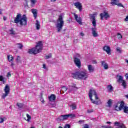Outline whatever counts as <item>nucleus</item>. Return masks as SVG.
<instances>
[{
    "label": "nucleus",
    "instance_id": "obj_1",
    "mask_svg": "<svg viewBox=\"0 0 128 128\" xmlns=\"http://www.w3.org/2000/svg\"><path fill=\"white\" fill-rule=\"evenodd\" d=\"M72 76L73 78H76V80H86L88 78V74L86 70H84L73 72L72 74Z\"/></svg>",
    "mask_w": 128,
    "mask_h": 128
},
{
    "label": "nucleus",
    "instance_id": "obj_2",
    "mask_svg": "<svg viewBox=\"0 0 128 128\" xmlns=\"http://www.w3.org/2000/svg\"><path fill=\"white\" fill-rule=\"evenodd\" d=\"M89 98L91 100L92 104H102V101L98 100V94L94 90L90 89L89 91Z\"/></svg>",
    "mask_w": 128,
    "mask_h": 128
},
{
    "label": "nucleus",
    "instance_id": "obj_3",
    "mask_svg": "<svg viewBox=\"0 0 128 128\" xmlns=\"http://www.w3.org/2000/svg\"><path fill=\"white\" fill-rule=\"evenodd\" d=\"M14 22L15 24H20V26H26L28 24V18L26 16V14L23 15L22 17V14H17L16 17L14 20Z\"/></svg>",
    "mask_w": 128,
    "mask_h": 128
},
{
    "label": "nucleus",
    "instance_id": "obj_4",
    "mask_svg": "<svg viewBox=\"0 0 128 128\" xmlns=\"http://www.w3.org/2000/svg\"><path fill=\"white\" fill-rule=\"evenodd\" d=\"M44 44H42V42L38 41L36 47L29 50L28 52L31 54H40L42 50V48Z\"/></svg>",
    "mask_w": 128,
    "mask_h": 128
},
{
    "label": "nucleus",
    "instance_id": "obj_5",
    "mask_svg": "<svg viewBox=\"0 0 128 128\" xmlns=\"http://www.w3.org/2000/svg\"><path fill=\"white\" fill-rule=\"evenodd\" d=\"M89 16L90 20H92V24L94 26V28H92V36L94 38H96L98 36V32H96V14H90Z\"/></svg>",
    "mask_w": 128,
    "mask_h": 128
},
{
    "label": "nucleus",
    "instance_id": "obj_6",
    "mask_svg": "<svg viewBox=\"0 0 128 128\" xmlns=\"http://www.w3.org/2000/svg\"><path fill=\"white\" fill-rule=\"evenodd\" d=\"M64 22L62 18V16L60 15L58 16V18L57 20V24L56 26L58 32H60V30H62V26H64Z\"/></svg>",
    "mask_w": 128,
    "mask_h": 128
},
{
    "label": "nucleus",
    "instance_id": "obj_7",
    "mask_svg": "<svg viewBox=\"0 0 128 128\" xmlns=\"http://www.w3.org/2000/svg\"><path fill=\"white\" fill-rule=\"evenodd\" d=\"M117 78V82H119V84H122V86H123L124 88H126V80H124V77L122 76H120L118 74L116 76Z\"/></svg>",
    "mask_w": 128,
    "mask_h": 128
},
{
    "label": "nucleus",
    "instance_id": "obj_8",
    "mask_svg": "<svg viewBox=\"0 0 128 128\" xmlns=\"http://www.w3.org/2000/svg\"><path fill=\"white\" fill-rule=\"evenodd\" d=\"M100 17L102 20H104V18L106 20L108 18H110V16L108 12L105 10L102 13L100 14Z\"/></svg>",
    "mask_w": 128,
    "mask_h": 128
},
{
    "label": "nucleus",
    "instance_id": "obj_9",
    "mask_svg": "<svg viewBox=\"0 0 128 128\" xmlns=\"http://www.w3.org/2000/svg\"><path fill=\"white\" fill-rule=\"evenodd\" d=\"M10 86H8V84H6L4 88V92L5 94H2V98L5 99L8 96V94H10Z\"/></svg>",
    "mask_w": 128,
    "mask_h": 128
},
{
    "label": "nucleus",
    "instance_id": "obj_10",
    "mask_svg": "<svg viewBox=\"0 0 128 128\" xmlns=\"http://www.w3.org/2000/svg\"><path fill=\"white\" fill-rule=\"evenodd\" d=\"M124 101L121 102L120 106L118 104L115 106V110L117 111L122 110L124 108Z\"/></svg>",
    "mask_w": 128,
    "mask_h": 128
},
{
    "label": "nucleus",
    "instance_id": "obj_11",
    "mask_svg": "<svg viewBox=\"0 0 128 128\" xmlns=\"http://www.w3.org/2000/svg\"><path fill=\"white\" fill-rule=\"evenodd\" d=\"M74 62L76 66L79 68L82 66V62H80V58H74Z\"/></svg>",
    "mask_w": 128,
    "mask_h": 128
},
{
    "label": "nucleus",
    "instance_id": "obj_12",
    "mask_svg": "<svg viewBox=\"0 0 128 128\" xmlns=\"http://www.w3.org/2000/svg\"><path fill=\"white\" fill-rule=\"evenodd\" d=\"M74 14L76 22H77L79 24L82 26V18L80 17L78 18V16L76 14V13H74Z\"/></svg>",
    "mask_w": 128,
    "mask_h": 128
},
{
    "label": "nucleus",
    "instance_id": "obj_13",
    "mask_svg": "<svg viewBox=\"0 0 128 128\" xmlns=\"http://www.w3.org/2000/svg\"><path fill=\"white\" fill-rule=\"evenodd\" d=\"M74 6H76V8H78L80 12H82V4L80 2H76L74 3Z\"/></svg>",
    "mask_w": 128,
    "mask_h": 128
},
{
    "label": "nucleus",
    "instance_id": "obj_14",
    "mask_svg": "<svg viewBox=\"0 0 128 128\" xmlns=\"http://www.w3.org/2000/svg\"><path fill=\"white\" fill-rule=\"evenodd\" d=\"M103 50H104V52H106L108 54H111L112 53H110V46H104L103 48Z\"/></svg>",
    "mask_w": 128,
    "mask_h": 128
},
{
    "label": "nucleus",
    "instance_id": "obj_15",
    "mask_svg": "<svg viewBox=\"0 0 128 128\" xmlns=\"http://www.w3.org/2000/svg\"><path fill=\"white\" fill-rule=\"evenodd\" d=\"M68 90L70 92L74 90H78V88L76 87V84H72L71 85H70L68 87Z\"/></svg>",
    "mask_w": 128,
    "mask_h": 128
},
{
    "label": "nucleus",
    "instance_id": "obj_16",
    "mask_svg": "<svg viewBox=\"0 0 128 128\" xmlns=\"http://www.w3.org/2000/svg\"><path fill=\"white\" fill-rule=\"evenodd\" d=\"M101 66H103L104 70L108 69V64L106 62V61H101Z\"/></svg>",
    "mask_w": 128,
    "mask_h": 128
},
{
    "label": "nucleus",
    "instance_id": "obj_17",
    "mask_svg": "<svg viewBox=\"0 0 128 128\" xmlns=\"http://www.w3.org/2000/svg\"><path fill=\"white\" fill-rule=\"evenodd\" d=\"M48 98L50 102H54L56 98V95L52 94L50 96L48 97Z\"/></svg>",
    "mask_w": 128,
    "mask_h": 128
},
{
    "label": "nucleus",
    "instance_id": "obj_18",
    "mask_svg": "<svg viewBox=\"0 0 128 128\" xmlns=\"http://www.w3.org/2000/svg\"><path fill=\"white\" fill-rule=\"evenodd\" d=\"M88 69L89 72H94V68L92 64L88 66Z\"/></svg>",
    "mask_w": 128,
    "mask_h": 128
},
{
    "label": "nucleus",
    "instance_id": "obj_19",
    "mask_svg": "<svg viewBox=\"0 0 128 128\" xmlns=\"http://www.w3.org/2000/svg\"><path fill=\"white\" fill-rule=\"evenodd\" d=\"M32 12L33 14L34 18L36 20L38 16V10L36 9H32Z\"/></svg>",
    "mask_w": 128,
    "mask_h": 128
},
{
    "label": "nucleus",
    "instance_id": "obj_20",
    "mask_svg": "<svg viewBox=\"0 0 128 128\" xmlns=\"http://www.w3.org/2000/svg\"><path fill=\"white\" fill-rule=\"evenodd\" d=\"M118 2H120V0H112L110 4L112 6H116Z\"/></svg>",
    "mask_w": 128,
    "mask_h": 128
},
{
    "label": "nucleus",
    "instance_id": "obj_21",
    "mask_svg": "<svg viewBox=\"0 0 128 128\" xmlns=\"http://www.w3.org/2000/svg\"><path fill=\"white\" fill-rule=\"evenodd\" d=\"M36 30H38L40 28V23L38 20H36Z\"/></svg>",
    "mask_w": 128,
    "mask_h": 128
},
{
    "label": "nucleus",
    "instance_id": "obj_22",
    "mask_svg": "<svg viewBox=\"0 0 128 128\" xmlns=\"http://www.w3.org/2000/svg\"><path fill=\"white\" fill-rule=\"evenodd\" d=\"M107 90H108V91L110 92H112L114 90V88H112V86L111 84L108 85L107 86Z\"/></svg>",
    "mask_w": 128,
    "mask_h": 128
},
{
    "label": "nucleus",
    "instance_id": "obj_23",
    "mask_svg": "<svg viewBox=\"0 0 128 128\" xmlns=\"http://www.w3.org/2000/svg\"><path fill=\"white\" fill-rule=\"evenodd\" d=\"M56 120H57V122H62L64 120L63 115L59 116L58 118H56Z\"/></svg>",
    "mask_w": 128,
    "mask_h": 128
},
{
    "label": "nucleus",
    "instance_id": "obj_24",
    "mask_svg": "<svg viewBox=\"0 0 128 128\" xmlns=\"http://www.w3.org/2000/svg\"><path fill=\"white\" fill-rule=\"evenodd\" d=\"M108 108H112V100L110 99L108 102Z\"/></svg>",
    "mask_w": 128,
    "mask_h": 128
},
{
    "label": "nucleus",
    "instance_id": "obj_25",
    "mask_svg": "<svg viewBox=\"0 0 128 128\" xmlns=\"http://www.w3.org/2000/svg\"><path fill=\"white\" fill-rule=\"evenodd\" d=\"M123 110H124V114H128V106H124L123 107Z\"/></svg>",
    "mask_w": 128,
    "mask_h": 128
},
{
    "label": "nucleus",
    "instance_id": "obj_26",
    "mask_svg": "<svg viewBox=\"0 0 128 128\" xmlns=\"http://www.w3.org/2000/svg\"><path fill=\"white\" fill-rule=\"evenodd\" d=\"M8 62H12L14 60V57L12 55H8Z\"/></svg>",
    "mask_w": 128,
    "mask_h": 128
},
{
    "label": "nucleus",
    "instance_id": "obj_27",
    "mask_svg": "<svg viewBox=\"0 0 128 128\" xmlns=\"http://www.w3.org/2000/svg\"><path fill=\"white\" fill-rule=\"evenodd\" d=\"M0 82H2L4 84H6V80L2 76H0Z\"/></svg>",
    "mask_w": 128,
    "mask_h": 128
},
{
    "label": "nucleus",
    "instance_id": "obj_28",
    "mask_svg": "<svg viewBox=\"0 0 128 128\" xmlns=\"http://www.w3.org/2000/svg\"><path fill=\"white\" fill-rule=\"evenodd\" d=\"M68 118H76V114H68Z\"/></svg>",
    "mask_w": 128,
    "mask_h": 128
},
{
    "label": "nucleus",
    "instance_id": "obj_29",
    "mask_svg": "<svg viewBox=\"0 0 128 128\" xmlns=\"http://www.w3.org/2000/svg\"><path fill=\"white\" fill-rule=\"evenodd\" d=\"M61 90H62L63 92H66V90H68V88H66V86H63Z\"/></svg>",
    "mask_w": 128,
    "mask_h": 128
},
{
    "label": "nucleus",
    "instance_id": "obj_30",
    "mask_svg": "<svg viewBox=\"0 0 128 128\" xmlns=\"http://www.w3.org/2000/svg\"><path fill=\"white\" fill-rule=\"evenodd\" d=\"M16 44L18 46V48H20V50H22V48H24V46L22 44L18 43V44Z\"/></svg>",
    "mask_w": 128,
    "mask_h": 128
},
{
    "label": "nucleus",
    "instance_id": "obj_31",
    "mask_svg": "<svg viewBox=\"0 0 128 128\" xmlns=\"http://www.w3.org/2000/svg\"><path fill=\"white\" fill-rule=\"evenodd\" d=\"M16 106H18L19 108H22V106H24V104L22 103H17Z\"/></svg>",
    "mask_w": 128,
    "mask_h": 128
},
{
    "label": "nucleus",
    "instance_id": "obj_32",
    "mask_svg": "<svg viewBox=\"0 0 128 128\" xmlns=\"http://www.w3.org/2000/svg\"><path fill=\"white\" fill-rule=\"evenodd\" d=\"M10 32V34H13L14 35L16 34V33L14 32V28H12L11 30H9Z\"/></svg>",
    "mask_w": 128,
    "mask_h": 128
},
{
    "label": "nucleus",
    "instance_id": "obj_33",
    "mask_svg": "<svg viewBox=\"0 0 128 128\" xmlns=\"http://www.w3.org/2000/svg\"><path fill=\"white\" fill-rule=\"evenodd\" d=\"M118 128H126V126H124V124H122L119 125V126H118Z\"/></svg>",
    "mask_w": 128,
    "mask_h": 128
},
{
    "label": "nucleus",
    "instance_id": "obj_34",
    "mask_svg": "<svg viewBox=\"0 0 128 128\" xmlns=\"http://www.w3.org/2000/svg\"><path fill=\"white\" fill-rule=\"evenodd\" d=\"M68 114L63 115V120H68Z\"/></svg>",
    "mask_w": 128,
    "mask_h": 128
},
{
    "label": "nucleus",
    "instance_id": "obj_35",
    "mask_svg": "<svg viewBox=\"0 0 128 128\" xmlns=\"http://www.w3.org/2000/svg\"><path fill=\"white\" fill-rule=\"evenodd\" d=\"M71 106H72V110H76V105L74 104H72Z\"/></svg>",
    "mask_w": 128,
    "mask_h": 128
},
{
    "label": "nucleus",
    "instance_id": "obj_36",
    "mask_svg": "<svg viewBox=\"0 0 128 128\" xmlns=\"http://www.w3.org/2000/svg\"><path fill=\"white\" fill-rule=\"evenodd\" d=\"M26 116L28 118V120H27L28 122L30 120H32V116H30V114H26Z\"/></svg>",
    "mask_w": 128,
    "mask_h": 128
},
{
    "label": "nucleus",
    "instance_id": "obj_37",
    "mask_svg": "<svg viewBox=\"0 0 128 128\" xmlns=\"http://www.w3.org/2000/svg\"><path fill=\"white\" fill-rule=\"evenodd\" d=\"M52 58V54H49V55H47L46 56V60H48V58Z\"/></svg>",
    "mask_w": 128,
    "mask_h": 128
},
{
    "label": "nucleus",
    "instance_id": "obj_38",
    "mask_svg": "<svg viewBox=\"0 0 128 128\" xmlns=\"http://www.w3.org/2000/svg\"><path fill=\"white\" fill-rule=\"evenodd\" d=\"M116 6H120L121 8H124V6L122 4V3H117V4Z\"/></svg>",
    "mask_w": 128,
    "mask_h": 128
},
{
    "label": "nucleus",
    "instance_id": "obj_39",
    "mask_svg": "<svg viewBox=\"0 0 128 128\" xmlns=\"http://www.w3.org/2000/svg\"><path fill=\"white\" fill-rule=\"evenodd\" d=\"M117 38H122V36L120 34V33L117 34Z\"/></svg>",
    "mask_w": 128,
    "mask_h": 128
},
{
    "label": "nucleus",
    "instance_id": "obj_40",
    "mask_svg": "<svg viewBox=\"0 0 128 128\" xmlns=\"http://www.w3.org/2000/svg\"><path fill=\"white\" fill-rule=\"evenodd\" d=\"M30 1L32 4H36V0H30Z\"/></svg>",
    "mask_w": 128,
    "mask_h": 128
},
{
    "label": "nucleus",
    "instance_id": "obj_41",
    "mask_svg": "<svg viewBox=\"0 0 128 128\" xmlns=\"http://www.w3.org/2000/svg\"><path fill=\"white\" fill-rule=\"evenodd\" d=\"M84 120H80L78 121V124H84Z\"/></svg>",
    "mask_w": 128,
    "mask_h": 128
},
{
    "label": "nucleus",
    "instance_id": "obj_42",
    "mask_svg": "<svg viewBox=\"0 0 128 128\" xmlns=\"http://www.w3.org/2000/svg\"><path fill=\"white\" fill-rule=\"evenodd\" d=\"M116 50L119 52V54H120L122 52V50H120V48L118 47L116 49Z\"/></svg>",
    "mask_w": 128,
    "mask_h": 128
},
{
    "label": "nucleus",
    "instance_id": "obj_43",
    "mask_svg": "<svg viewBox=\"0 0 128 128\" xmlns=\"http://www.w3.org/2000/svg\"><path fill=\"white\" fill-rule=\"evenodd\" d=\"M64 128H70V124H66L64 126Z\"/></svg>",
    "mask_w": 128,
    "mask_h": 128
},
{
    "label": "nucleus",
    "instance_id": "obj_44",
    "mask_svg": "<svg viewBox=\"0 0 128 128\" xmlns=\"http://www.w3.org/2000/svg\"><path fill=\"white\" fill-rule=\"evenodd\" d=\"M114 126H120V122H116L114 123Z\"/></svg>",
    "mask_w": 128,
    "mask_h": 128
},
{
    "label": "nucleus",
    "instance_id": "obj_45",
    "mask_svg": "<svg viewBox=\"0 0 128 128\" xmlns=\"http://www.w3.org/2000/svg\"><path fill=\"white\" fill-rule=\"evenodd\" d=\"M94 112V110L91 109V110H87V112H88V114H90V112Z\"/></svg>",
    "mask_w": 128,
    "mask_h": 128
},
{
    "label": "nucleus",
    "instance_id": "obj_46",
    "mask_svg": "<svg viewBox=\"0 0 128 128\" xmlns=\"http://www.w3.org/2000/svg\"><path fill=\"white\" fill-rule=\"evenodd\" d=\"M102 128H114L113 127L111 126H110L108 127L106 126H102Z\"/></svg>",
    "mask_w": 128,
    "mask_h": 128
},
{
    "label": "nucleus",
    "instance_id": "obj_47",
    "mask_svg": "<svg viewBox=\"0 0 128 128\" xmlns=\"http://www.w3.org/2000/svg\"><path fill=\"white\" fill-rule=\"evenodd\" d=\"M4 122V118L0 117V124Z\"/></svg>",
    "mask_w": 128,
    "mask_h": 128
},
{
    "label": "nucleus",
    "instance_id": "obj_48",
    "mask_svg": "<svg viewBox=\"0 0 128 128\" xmlns=\"http://www.w3.org/2000/svg\"><path fill=\"white\" fill-rule=\"evenodd\" d=\"M84 128H90V126L88 124H84Z\"/></svg>",
    "mask_w": 128,
    "mask_h": 128
},
{
    "label": "nucleus",
    "instance_id": "obj_49",
    "mask_svg": "<svg viewBox=\"0 0 128 128\" xmlns=\"http://www.w3.org/2000/svg\"><path fill=\"white\" fill-rule=\"evenodd\" d=\"M92 64H98V62L96 60H93L92 61Z\"/></svg>",
    "mask_w": 128,
    "mask_h": 128
},
{
    "label": "nucleus",
    "instance_id": "obj_50",
    "mask_svg": "<svg viewBox=\"0 0 128 128\" xmlns=\"http://www.w3.org/2000/svg\"><path fill=\"white\" fill-rule=\"evenodd\" d=\"M10 76H12V74H10V72H8L7 74L6 77L8 78Z\"/></svg>",
    "mask_w": 128,
    "mask_h": 128
},
{
    "label": "nucleus",
    "instance_id": "obj_51",
    "mask_svg": "<svg viewBox=\"0 0 128 128\" xmlns=\"http://www.w3.org/2000/svg\"><path fill=\"white\" fill-rule=\"evenodd\" d=\"M40 100L42 102V104H44V98H42L40 99Z\"/></svg>",
    "mask_w": 128,
    "mask_h": 128
},
{
    "label": "nucleus",
    "instance_id": "obj_52",
    "mask_svg": "<svg viewBox=\"0 0 128 128\" xmlns=\"http://www.w3.org/2000/svg\"><path fill=\"white\" fill-rule=\"evenodd\" d=\"M80 35L81 36H84V32H81L80 33Z\"/></svg>",
    "mask_w": 128,
    "mask_h": 128
},
{
    "label": "nucleus",
    "instance_id": "obj_53",
    "mask_svg": "<svg viewBox=\"0 0 128 128\" xmlns=\"http://www.w3.org/2000/svg\"><path fill=\"white\" fill-rule=\"evenodd\" d=\"M43 68H44V69L46 68V64H43Z\"/></svg>",
    "mask_w": 128,
    "mask_h": 128
},
{
    "label": "nucleus",
    "instance_id": "obj_54",
    "mask_svg": "<svg viewBox=\"0 0 128 128\" xmlns=\"http://www.w3.org/2000/svg\"><path fill=\"white\" fill-rule=\"evenodd\" d=\"M3 20H6V17L4 16L3 17Z\"/></svg>",
    "mask_w": 128,
    "mask_h": 128
},
{
    "label": "nucleus",
    "instance_id": "obj_55",
    "mask_svg": "<svg viewBox=\"0 0 128 128\" xmlns=\"http://www.w3.org/2000/svg\"><path fill=\"white\" fill-rule=\"evenodd\" d=\"M0 14H2V10L0 9Z\"/></svg>",
    "mask_w": 128,
    "mask_h": 128
},
{
    "label": "nucleus",
    "instance_id": "obj_56",
    "mask_svg": "<svg viewBox=\"0 0 128 128\" xmlns=\"http://www.w3.org/2000/svg\"><path fill=\"white\" fill-rule=\"evenodd\" d=\"M10 66H14V62H12Z\"/></svg>",
    "mask_w": 128,
    "mask_h": 128
},
{
    "label": "nucleus",
    "instance_id": "obj_57",
    "mask_svg": "<svg viewBox=\"0 0 128 128\" xmlns=\"http://www.w3.org/2000/svg\"><path fill=\"white\" fill-rule=\"evenodd\" d=\"M106 124H112V122H106Z\"/></svg>",
    "mask_w": 128,
    "mask_h": 128
},
{
    "label": "nucleus",
    "instance_id": "obj_58",
    "mask_svg": "<svg viewBox=\"0 0 128 128\" xmlns=\"http://www.w3.org/2000/svg\"><path fill=\"white\" fill-rule=\"evenodd\" d=\"M20 56H18L17 60H20Z\"/></svg>",
    "mask_w": 128,
    "mask_h": 128
},
{
    "label": "nucleus",
    "instance_id": "obj_59",
    "mask_svg": "<svg viewBox=\"0 0 128 128\" xmlns=\"http://www.w3.org/2000/svg\"><path fill=\"white\" fill-rule=\"evenodd\" d=\"M126 98H128V94L125 96Z\"/></svg>",
    "mask_w": 128,
    "mask_h": 128
},
{
    "label": "nucleus",
    "instance_id": "obj_60",
    "mask_svg": "<svg viewBox=\"0 0 128 128\" xmlns=\"http://www.w3.org/2000/svg\"><path fill=\"white\" fill-rule=\"evenodd\" d=\"M58 128H62V126H60Z\"/></svg>",
    "mask_w": 128,
    "mask_h": 128
},
{
    "label": "nucleus",
    "instance_id": "obj_61",
    "mask_svg": "<svg viewBox=\"0 0 128 128\" xmlns=\"http://www.w3.org/2000/svg\"><path fill=\"white\" fill-rule=\"evenodd\" d=\"M30 128H36V127H34V126H32V127H30Z\"/></svg>",
    "mask_w": 128,
    "mask_h": 128
},
{
    "label": "nucleus",
    "instance_id": "obj_62",
    "mask_svg": "<svg viewBox=\"0 0 128 128\" xmlns=\"http://www.w3.org/2000/svg\"><path fill=\"white\" fill-rule=\"evenodd\" d=\"M56 0H53V2H56Z\"/></svg>",
    "mask_w": 128,
    "mask_h": 128
},
{
    "label": "nucleus",
    "instance_id": "obj_63",
    "mask_svg": "<svg viewBox=\"0 0 128 128\" xmlns=\"http://www.w3.org/2000/svg\"><path fill=\"white\" fill-rule=\"evenodd\" d=\"M67 22H70V20H68Z\"/></svg>",
    "mask_w": 128,
    "mask_h": 128
},
{
    "label": "nucleus",
    "instance_id": "obj_64",
    "mask_svg": "<svg viewBox=\"0 0 128 128\" xmlns=\"http://www.w3.org/2000/svg\"><path fill=\"white\" fill-rule=\"evenodd\" d=\"M42 98V94L41 95Z\"/></svg>",
    "mask_w": 128,
    "mask_h": 128
}]
</instances>
